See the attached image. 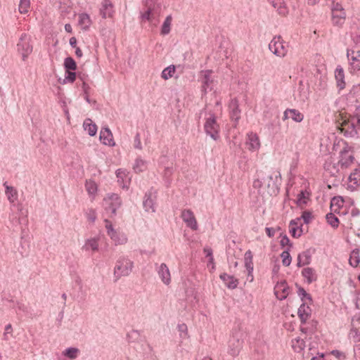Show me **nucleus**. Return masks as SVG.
I'll return each instance as SVG.
<instances>
[{"mask_svg":"<svg viewBox=\"0 0 360 360\" xmlns=\"http://www.w3.org/2000/svg\"><path fill=\"white\" fill-rule=\"evenodd\" d=\"M281 179V176L279 172L259 171L257 172V179L253 182V187L260 188L264 186L266 188L269 194L276 195L279 192Z\"/></svg>","mask_w":360,"mask_h":360,"instance_id":"nucleus-1","label":"nucleus"},{"mask_svg":"<svg viewBox=\"0 0 360 360\" xmlns=\"http://www.w3.org/2000/svg\"><path fill=\"white\" fill-rule=\"evenodd\" d=\"M340 130L347 137H354L357 135L360 131V106L356 109L355 115L343 120Z\"/></svg>","mask_w":360,"mask_h":360,"instance_id":"nucleus-2","label":"nucleus"},{"mask_svg":"<svg viewBox=\"0 0 360 360\" xmlns=\"http://www.w3.org/2000/svg\"><path fill=\"white\" fill-rule=\"evenodd\" d=\"M133 268L134 262L128 257H119L114 267L115 281H117L123 276H128L131 273Z\"/></svg>","mask_w":360,"mask_h":360,"instance_id":"nucleus-3","label":"nucleus"},{"mask_svg":"<svg viewBox=\"0 0 360 360\" xmlns=\"http://www.w3.org/2000/svg\"><path fill=\"white\" fill-rule=\"evenodd\" d=\"M243 343V333L240 330H234L229 340L228 353L236 356L239 354Z\"/></svg>","mask_w":360,"mask_h":360,"instance_id":"nucleus-4","label":"nucleus"},{"mask_svg":"<svg viewBox=\"0 0 360 360\" xmlns=\"http://www.w3.org/2000/svg\"><path fill=\"white\" fill-rule=\"evenodd\" d=\"M17 47L18 53L22 56V60L25 61L33 51L30 37L25 33L22 34Z\"/></svg>","mask_w":360,"mask_h":360,"instance_id":"nucleus-5","label":"nucleus"},{"mask_svg":"<svg viewBox=\"0 0 360 360\" xmlns=\"http://www.w3.org/2000/svg\"><path fill=\"white\" fill-rule=\"evenodd\" d=\"M204 129L205 133L214 141L219 139V125L217 122L216 116L214 113H209V117L206 118L204 124Z\"/></svg>","mask_w":360,"mask_h":360,"instance_id":"nucleus-6","label":"nucleus"},{"mask_svg":"<svg viewBox=\"0 0 360 360\" xmlns=\"http://www.w3.org/2000/svg\"><path fill=\"white\" fill-rule=\"evenodd\" d=\"M347 57L349 63V70L351 73H355L360 70V51L347 49Z\"/></svg>","mask_w":360,"mask_h":360,"instance_id":"nucleus-7","label":"nucleus"},{"mask_svg":"<svg viewBox=\"0 0 360 360\" xmlns=\"http://www.w3.org/2000/svg\"><path fill=\"white\" fill-rule=\"evenodd\" d=\"M269 49L276 56L279 57H284L288 49L283 44L281 36L274 37L269 44Z\"/></svg>","mask_w":360,"mask_h":360,"instance_id":"nucleus-8","label":"nucleus"},{"mask_svg":"<svg viewBox=\"0 0 360 360\" xmlns=\"http://www.w3.org/2000/svg\"><path fill=\"white\" fill-rule=\"evenodd\" d=\"M105 210L111 214H116L117 210L121 205V200L117 194L112 193L110 197L104 199Z\"/></svg>","mask_w":360,"mask_h":360,"instance_id":"nucleus-9","label":"nucleus"},{"mask_svg":"<svg viewBox=\"0 0 360 360\" xmlns=\"http://www.w3.org/2000/svg\"><path fill=\"white\" fill-rule=\"evenodd\" d=\"M156 200V191L150 190L146 193L143 201V206L146 212H155V201Z\"/></svg>","mask_w":360,"mask_h":360,"instance_id":"nucleus-10","label":"nucleus"},{"mask_svg":"<svg viewBox=\"0 0 360 360\" xmlns=\"http://www.w3.org/2000/svg\"><path fill=\"white\" fill-rule=\"evenodd\" d=\"M354 160V155L347 147H345L340 151V159L338 162V165H340L342 169L347 168Z\"/></svg>","mask_w":360,"mask_h":360,"instance_id":"nucleus-11","label":"nucleus"},{"mask_svg":"<svg viewBox=\"0 0 360 360\" xmlns=\"http://www.w3.org/2000/svg\"><path fill=\"white\" fill-rule=\"evenodd\" d=\"M181 217L188 227L193 231H196L198 229V223L196 219L193 214V212L191 210H183Z\"/></svg>","mask_w":360,"mask_h":360,"instance_id":"nucleus-12","label":"nucleus"},{"mask_svg":"<svg viewBox=\"0 0 360 360\" xmlns=\"http://www.w3.org/2000/svg\"><path fill=\"white\" fill-rule=\"evenodd\" d=\"M156 270L161 281L165 284L169 285L171 282V275L169 268L165 263L158 265L155 264Z\"/></svg>","mask_w":360,"mask_h":360,"instance_id":"nucleus-13","label":"nucleus"},{"mask_svg":"<svg viewBox=\"0 0 360 360\" xmlns=\"http://www.w3.org/2000/svg\"><path fill=\"white\" fill-rule=\"evenodd\" d=\"M288 285L285 281L277 283L274 287V293L276 297L283 300H285L288 295Z\"/></svg>","mask_w":360,"mask_h":360,"instance_id":"nucleus-14","label":"nucleus"},{"mask_svg":"<svg viewBox=\"0 0 360 360\" xmlns=\"http://www.w3.org/2000/svg\"><path fill=\"white\" fill-rule=\"evenodd\" d=\"M230 117L232 120L236 122V124L238 123V120L240 118V110L238 106V101L236 98L232 99L229 105Z\"/></svg>","mask_w":360,"mask_h":360,"instance_id":"nucleus-15","label":"nucleus"},{"mask_svg":"<svg viewBox=\"0 0 360 360\" xmlns=\"http://www.w3.org/2000/svg\"><path fill=\"white\" fill-rule=\"evenodd\" d=\"M246 146L248 150L256 151L260 148V142L258 136L252 132L248 134Z\"/></svg>","mask_w":360,"mask_h":360,"instance_id":"nucleus-16","label":"nucleus"},{"mask_svg":"<svg viewBox=\"0 0 360 360\" xmlns=\"http://www.w3.org/2000/svg\"><path fill=\"white\" fill-rule=\"evenodd\" d=\"M100 139L105 145L112 146L115 142L112 138V134L108 127H103L100 132Z\"/></svg>","mask_w":360,"mask_h":360,"instance_id":"nucleus-17","label":"nucleus"},{"mask_svg":"<svg viewBox=\"0 0 360 360\" xmlns=\"http://www.w3.org/2000/svg\"><path fill=\"white\" fill-rule=\"evenodd\" d=\"M335 78L336 80L337 86L339 90H342L345 88V72L343 68L340 65H338L335 70Z\"/></svg>","mask_w":360,"mask_h":360,"instance_id":"nucleus-18","label":"nucleus"},{"mask_svg":"<svg viewBox=\"0 0 360 360\" xmlns=\"http://www.w3.org/2000/svg\"><path fill=\"white\" fill-rule=\"evenodd\" d=\"M212 72V70H205L202 72V91L205 93L207 92V89H212V86H210L213 82L211 79Z\"/></svg>","mask_w":360,"mask_h":360,"instance_id":"nucleus-19","label":"nucleus"},{"mask_svg":"<svg viewBox=\"0 0 360 360\" xmlns=\"http://www.w3.org/2000/svg\"><path fill=\"white\" fill-rule=\"evenodd\" d=\"M219 278L223 281L225 285L229 289H235L238 285V280L235 278L233 276H230L226 273H223L219 276Z\"/></svg>","mask_w":360,"mask_h":360,"instance_id":"nucleus-20","label":"nucleus"},{"mask_svg":"<svg viewBox=\"0 0 360 360\" xmlns=\"http://www.w3.org/2000/svg\"><path fill=\"white\" fill-rule=\"evenodd\" d=\"M311 253L309 250L302 252L297 256V266L301 267L311 263Z\"/></svg>","mask_w":360,"mask_h":360,"instance_id":"nucleus-21","label":"nucleus"},{"mask_svg":"<svg viewBox=\"0 0 360 360\" xmlns=\"http://www.w3.org/2000/svg\"><path fill=\"white\" fill-rule=\"evenodd\" d=\"M298 316L302 323H305L311 315V309L306 303H302L297 311Z\"/></svg>","mask_w":360,"mask_h":360,"instance_id":"nucleus-22","label":"nucleus"},{"mask_svg":"<svg viewBox=\"0 0 360 360\" xmlns=\"http://www.w3.org/2000/svg\"><path fill=\"white\" fill-rule=\"evenodd\" d=\"M98 240L99 238L98 237H94L87 239L85 241L84 245L82 247V250L88 251V250H92L93 252H96L98 250Z\"/></svg>","mask_w":360,"mask_h":360,"instance_id":"nucleus-23","label":"nucleus"},{"mask_svg":"<svg viewBox=\"0 0 360 360\" xmlns=\"http://www.w3.org/2000/svg\"><path fill=\"white\" fill-rule=\"evenodd\" d=\"M346 12L332 13V22L334 26L342 27L345 22Z\"/></svg>","mask_w":360,"mask_h":360,"instance_id":"nucleus-24","label":"nucleus"},{"mask_svg":"<svg viewBox=\"0 0 360 360\" xmlns=\"http://www.w3.org/2000/svg\"><path fill=\"white\" fill-rule=\"evenodd\" d=\"M302 275L307 279V281L309 284L316 281L317 279L316 271L311 267L304 268L302 271Z\"/></svg>","mask_w":360,"mask_h":360,"instance_id":"nucleus-25","label":"nucleus"},{"mask_svg":"<svg viewBox=\"0 0 360 360\" xmlns=\"http://www.w3.org/2000/svg\"><path fill=\"white\" fill-rule=\"evenodd\" d=\"M100 13L103 18L111 17L112 13V4L110 0H105L102 4Z\"/></svg>","mask_w":360,"mask_h":360,"instance_id":"nucleus-26","label":"nucleus"},{"mask_svg":"<svg viewBox=\"0 0 360 360\" xmlns=\"http://www.w3.org/2000/svg\"><path fill=\"white\" fill-rule=\"evenodd\" d=\"M4 186L6 188L5 193L8 198V200L11 203L14 202L18 198L17 191L13 186H8L7 184V182H5L4 184Z\"/></svg>","mask_w":360,"mask_h":360,"instance_id":"nucleus-27","label":"nucleus"},{"mask_svg":"<svg viewBox=\"0 0 360 360\" xmlns=\"http://www.w3.org/2000/svg\"><path fill=\"white\" fill-rule=\"evenodd\" d=\"M349 264L353 267H357L360 263V250L355 248L352 251L349 259Z\"/></svg>","mask_w":360,"mask_h":360,"instance_id":"nucleus-28","label":"nucleus"},{"mask_svg":"<svg viewBox=\"0 0 360 360\" xmlns=\"http://www.w3.org/2000/svg\"><path fill=\"white\" fill-rule=\"evenodd\" d=\"M91 23L90 17L86 13H81L79 15V25L84 30H87Z\"/></svg>","mask_w":360,"mask_h":360,"instance_id":"nucleus-29","label":"nucleus"},{"mask_svg":"<svg viewBox=\"0 0 360 360\" xmlns=\"http://www.w3.org/2000/svg\"><path fill=\"white\" fill-rule=\"evenodd\" d=\"M84 130L88 131L89 136H93L97 132V126L96 124L92 123L91 119H86L83 124Z\"/></svg>","mask_w":360,"mask_h":360,"instance_id":"nucleus-30","label":"nucleus"},{"mask_svg":"<svg viewBox=\"0 0 360 360\" xmlns=\"http://www.w3.org/2000/svg\"><path fill=\"white\" fill-rule=\"evenodd\" d=\"M349 181L350 183H352L353 185L350 186L354 188L355 187L360 185V169H355L353 172H352L349 176Z\"/></svg>","mask_w":360,"mask_h":360,"instance_id":"nucleus-31","label":"nucleus"},{"mask_svg":"<svg viewBox=\"0 0 360 360\" xmlns=\"http://www.w3.org/2000/svg\"><path fill=\"white\" fill-rule=\"evenodd\" d=\"M109 236L115 242V245L124 244L127 241V236L124 233H118L117 231Z\"/></svg>","mask_w":360,"mask_h":360,"instance_id":"nucleus-32","label":"nucleus"},{"mask_svg":"<svg viewBox=\"0 0 360 360\" xmlns=\"http://www.w3.org/2000/svg\"><path fill=\"white\" fill-rule=\"evenodd\" d=\"M147 168V162L141 158H137L135 160L133 169L136 173L143 172Z\"/></svg>","mask_w":360,"mask_h":360,"instance_id":"nucleus-33","label":"nucleus"},{"mask_svg":"<svg viewBox=\"0 0 360 360\" xmlns=\"http://www.w3.org/2000/svg\"><path fill=\"white\" fill-rule=\"evenodd\" d=\"M245 266L248 271L253 272V262H252V255L250 250H248L245 253Z\"/></svg>","mask_w":360,"mask_h":360,"instance_id":"nucleus-34","label":"nucleus"},{"mask_svg":"<svg viewBox=\"0 0 360 360\" xmlns=\"http://www.w3.org/2000/svg\"><path fill=\"white\" fill-rule=\"evenodd\" d=\"M172 20L171 15H167L161 27V34L167 35L170 32V27Z\"/></svg>","mask_w":360,"mask_h":360,"instance_id":"nucleus-35","label":"nucleus"},{"mask_svg":"<svg viewBox=\"0 0 360 360\" xmlns=\"http://www.w3.org/2000/svg\"><path fill=\"white\" fill-rule=\"evenodd\" d=\"M176 67L174 65H171L166 68H165L162 73L161 77L165 80H167L168 79L173 77L174 72H175Z\"/></svg>","mask_w":360,"mask_h":360,"instance_id":"nucleus-36","label":"nucleus"},{"mask_svg":"<svg viewBox=\"0 0 360 360\" xmlns=\"http://www.w3.org/2000/svg\"><path fill=\"white\" fill-rule=\"evenodd\" d=\"M343 204L344 200L342 197H333L330 202V208L333 209L334 212H337L338 209L343 206Z\"/></svg>","mask_w":360,"mask_h":360,"instance_id":"nucleus-37","label":"nucleus"},{"mask_svg":"<svg viewBox=\"0 0 360 360\" xmlns=\"http://www.w3.org/2000/svg\"><path fill=\"white\" fill-rule=\"evenodd\" d=\"M64 67L65 71H73L77 69V64L72 57H68L65 59Z\"/></svg>","mask_w":360,"mask_h":360,"instance_id":"nucleus-38","label":"nucleus"},{"mask_svg":"<svg viewBox=\"0 0 360 360\" xmlns=\"http://www.w3.org/2000/svg\"><path fill=\"white\" fill-rule=\"evenodd\" d=\"M290 118L296 122H301L304 119V115L296 109H290Z\"/></svg>","mask_w":360,"mask_h":360,"instance_id":"nucleus-39","label":"nucleus"},{"mask_svg":"<svg viewBox=\"0 0 360 360\" xmlns=\"http://www.w3.org/2000/svg\"><path fill=\"white\" fill-rule=\"evenodd\" d=\"M30 6V0H20L19 4V12L25 14L28 12Z\"/></svg>","mask_w":360,"mask_h":360,"instance_id":"nucleus-40","label":"nucleus"},{"mask_svg":"<svg viewBox=\"0 0 360 360\" xmlns=\"http://www.w3.org/2000/svg\"><path fill=\"white\" fill-rule=\"evenodd\" d=\"M281 257L282 258V263L283 266H288L291 264L292 257L290 255L289 250L283 251L281 253Z\"/></svg>","mask_w":360,"mask_h":360,"instance_id":"nucleus-41","label":"nucleus"},{"mask_svg":"<svg viewBox=\"0 0 360 360\" xmlns=\"http://www.w3.org/2000/svg\"><path fill=\"white\" fill-rule=\"evenodd\" d=\"M326 219L328 223L333 227L336 228L339 224L338 218L333 213H328L326 215Z\"/></svg>","mask_w":360,"mask_h":360,"instance_id":"nucleus-42","label":"nucleus"},{"mask_svg":"<svg viewBox=\"0 0 360 360\" xmlns=\"http://www.w3.org/2000/svg\"><path fill=\"white\" fill-rule=\"evenodd\" d=\"M339 167H340V165H338V163L337 165L328 163L326 165V169L330 172L331 176H335L339 172Z\"/></svg>","mask_w":360,"mask_h":360,"instance_id":"nucleus-43","label":"nucleus"},{"mask_svg":"<svg viewBox=\"0 0 360 360\" xmlns=\"http://www.w3.org/2000/svg\"><path fill=\"white\" fill-rule=\"evenodd\" d=\"M79 349L75 347H69L64 352V355L70 358V359H75L77 358Z\"/></svg>","mask_w":360,"mask_h":360,"instance_id":"nucleus-44","label":"nucleus"},{"mask_svg":"<svg viewBox=\"0 0 360 360\" xmlns=\"http://www.w3.org/2000/svg\"><path fill=\"white\" fill-rule=\"evenodd\" d=\"M297 294L300 297L302 301L304 302V300H309V303L312 302L311 296L307 293L303 288L300 287L298 288Z\"/></svg>","mask_w":360,"mask_h":360,"instance_id":"nucleus-45","label":"nucleus"},{"mask_svg":"<svg viewBox=\"0 0 360 360\" xmlns=\"http://www.w3.org/2000/svg\"><path fill=\"white\" fill-rule=\"evenodd\" d=\"M296 341V344H295L294 340H292V347L297 352H300L304 349L305 347V342L304 340L300 338H296L295 340Z\"/></svg>","mask_w":360,"mask_h":360,"instance_id":"nucleus-46","label":"nucleus"},{"mask_svg":"<svg viewBox=\"0 0 360 360\" xmlns=\"http://www.w3.org/2000/svg\"><path fill=\"white\" fill-rule=\"evenodd\" d=\"M127 338L129 342H136L140 338V333L138 330H132L128 333Z\"/></svg>","mask_w":360,"mask_h":360,"instance_id":"nucleus-47","label":"nucleus"},{"mask_svg":"<svg viewBox=\"0 0 360 360\" xmlns=\"http://www.w3.org/2000/svg\"><path fill=\"white\" fill-rule=\"evenodd\" d=\"M178 330L179 332V335L182 339H185L188 336V328L187 326L185 323L179 324Z\"/></svg>","mask_w":360,"mask_h":360,"instance_id":"nucleus-48","label":"nucleus"},{"mask_svg":"<svg viewBox=\"0 0 360 360\" xmlns=\"http://www.w3.org/2000/svg\"><path fill=\"white\" fill-rule=\"evenodd\" d=\"M290 227V233L291 236L294 238H298L301 236L302 230V228L299 226H289Z\"/></svg>","mask_w":360,"mask_h":360,"instance_id":"nucleus-49","label":"nucleus"},{"mask_svg":"<svg viewBox=\"0 0 360 360\" xmlns=\"http://www.w3.org/2000/svg\"><path fill=\"white\" fill-rule=\"evenodd\" d=\"M340 11H345L341 4L338 1H333L331 6V13H338Z\"/></svg>","mask_w":360,"mask_h":360,"instance_id":"nucleus-50","label":"nucleus"},{"mask_svg":"<svg viewBox=\"0 0 360 360\" xmlns=\"http://www.w3.org/2000/svg\"><path fill=\"white\" fill-rule=\"evenodd\" d=\"M86 217L89 221L94 222L96 219V213L94 210L89 209L86 212Z\"/></svg>","mask_w":360,"mask_h":360,"instance_id":"nucleus-51","label":"nucleus"},{"mask_svg":"<svg viewBox=\"0 0 360 360\" xmlns=\"http://www.w3.org/2000/svg\"><path fill=\"white\" fill-rule=\"evenodd\" d=\"M76 79V73L72 71H65V79L68 82L72 83Z\"/></svg>","mask_w":360,"mask_h":360,"instance_id":"nucleus-52","label":"nucleus"},{"mask_svg":"<svg viewBox=\"0 0 360 360\" xmlns=\"http://www.w3.org/2000/svg\"><path fill=\"white\" fill-rule=\"evenodd\" d=\"M143 20L151 21L152 20V10L148 8L143 13L141 14Z\"/></svg>","mask_w":360,"mask_h":360,"instance_id":"nucleus-53","label":"nucleus"},{"mask_svg":"<svg viewBox=\"0 0 360 360\" xmlns=\"http://www.w3.org/2000/svg\"><path fill=\"white\" fill-rule=\"evenodd\" d=\"M300 219H302L304 222L307 224L311 221L312 219L311 213L308 211H304L302 213Z\"/></svg>","mask_w":360,"mask_h":360,"instance_id":"nucleus-54","label":"nucleus"},{"mask_svg":"<svg viewBox=\"0 0 360 360\" xmlns=\"http://www.w3.org/2000/svg\"><path fill=\"white\" fill-rule=\"evenodd\" d=\"M331 354L340 360H344L346 359V355L343 352L337 349L333 350L331 352Z\"/></svg>","mask_w":360,"mask_h":360,"instance_id":"nucleus-55","label":"nucleus"},{"mask_svg":"<svg viewBox=\"0 0 360 360\" xmlns=\"http://www.w3.org/2000/svg\"><path fill=\"white\" fill-rule=\"evenodd\" d=\"M86 188L87 191L91 194H93L96 191V184L93 182H87L86 184Z\"/></svg>","mask_w":360,"mask_h":360,"instance_id":"nucleus-56","label":"nucleus"},{"mask_svg":"<svg viewBox=\"0 0 360 360\" xmlns=\"http://www.w3.org/2000/svg\"><path fill=\"white\" fill-rule=\"evenodd\" d=\"M134 148H137V149H142V146H141V138H140V134L139 133H137L134 137Z\"/></svg>","mask_w":360,"mask_h":360,"instance_id":"nucleus-57","label":"nucleus"},{"mask_svg":"<svg viewBox=\"0 0 360 360\" xmlns=\"http://www.w3.org/2000/svg\"><path fill=\"white\" fill-rule=\"evenodd\" d=\"M105 221L108 235L110 236L115 233V230L113 229L112 224L108 219H105Z\"/></svg>","mask_w":360,"mask_h":360,"instance_id":"nucleus-58","label":"nucleus"},{"mask_svg":"<svg viewBox=\"0 0 360 360\" xmlns=\"http://www.w3.org/2000/svg\"><path fill=\"white\" fill-rule=\"evenodd\" d=\"M307 203V201H306V198H305V195H304V193L303 191H302L299 195H298V198H297V204L299 205H304V204H306Z\"/></svg>","mask_w":360,"mask_h":360,"instance_id":"nucleus-59","label":"nucleus"},{"mask_svg":"<svg viewBox=\"0 0 360 360\" xmlns=\"http://www.w3.org/2000/svg\"><path fill=\"white\" fill-rule=\"evenodd\" d=\"M281 245L283 247L285 245L292 246V244L290 243V239L286 235L283 236V238H281Z\"/></svg>","mask_w":360,"mask_h":360,"instance_id":"nucleus-60","label":"nucleus"},{"mask_svg":"<svg viewBox=\"0 0 360 360\" xmlns=\"http://www.w3.org/2000/svg\"><path fill=\"white\" fill-rule=\"evenodd\" d=\"M274 8H278V9L281 8V4H283L282 0H267Z\"/></svg>","mask_w":360,"mask_h":360,"instance_id":"nucleus-61","label":"nucleus"},{"mask_svg":"<svg viewBox=\"0 0 360 360\" xmlns=\"http://www.w3.org/2000/svg\"><path fill=\"white\" fill-rule=\"evenodd\" d=\"M265 231H266V235L269 238L274 237L275 236V233H276V229H274V228L266 227Z\"/></svg>","mask_w":360,"mask_h":360,"instance_id":"nucleus-62","label":"nucleus"},{"mask_svg":"<svg viewBox=\"0 0 360 360\" xmlns=\"http://www.w3.org/2000/svg\"><path fill=\"white\" fill-rule=\"evenodd\" d=\"M204 252L206 254L207 257H209L210 260H213L212 250L210 248H205Z\"/></svg>","mask_w":360,"mask_h":360,"instance_id":"nucleus-63","label":"nucleus"},{"mask_svg":"<svg viewBox=\"0 0 360 360\" xmlns=\"http://www.w3.org/2000/svg\"><path fill=\"white\" fill-rule=\"evenodd\" d=\"M78 77L83 81V89L85 92V94H87V90L89 89V86L86 84V82L84 81V76H82L81 74H78Z\"/></svg>","mask_w":360,"mask_h":360,"instance_id":"nucleus-64","label":"nucleus"}]
</instances>
